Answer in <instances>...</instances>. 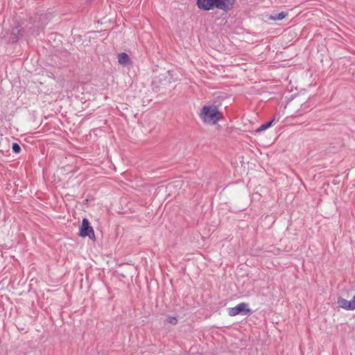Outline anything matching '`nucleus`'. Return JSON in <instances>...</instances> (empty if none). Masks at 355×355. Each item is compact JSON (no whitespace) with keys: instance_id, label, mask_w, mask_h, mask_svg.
I'll use <instances>...</instances> for the list:
<instances>
[{"instance_id":"obj_11","label":"nucleus","mask_w":355,"mask_h":355,"mask_svg":"<svg viewBox=\"0 0 355 355\" xmlns=\"http://www.w3.org/2000/svg\"><path fill=\"white\" fill-rule=\"evenodd\" d=\"M12 150L15 153L18 154L21 152V147L18 144L13 143L12 145Z\"/></svg>"},{"instance_id":"obj_10","label":"nucleus","mask_w":355,"mask_h":355,"mask_svg":"<svg viewBox=\"0 0 355 355\" xmlns=\"http://www.w3.org/2000/svg\"><path fill=\"white\" fill-rule=\"evenodd\" d=\"M286 15H287V13L282 11L278 14H275L274 15H271L270 18L275 21L282 20L284 18H285Z\"/></svg>"},{"instance_id":"obj_9","label":"nucleus","mask_w":355,"mask_h":355,"mask_svg":"<svg viewBox=\"0 0 355 355\" xmlns=\"http://www.w3.org/2000/svg\"><path fill=\"white\" fill-rule=\"evenodd\" d=\"M23 28L20 25L16 26L12 31V35L14 36V41H17L19 40L18 35L21 34Z\"/></svg>"},{"instance_id":"obj_4","label":"nucleus","mask_w":355,"mask_h":355,"mask_svg":"<svg viewBox=\"0 0 355 355\" xmlns=\"http://www.w3.org/2000/svg\"><path fill=\"white\" fill-rule=\"evenodd\" d=\"M252 313V311L248 308V304L241 302L238 304L236 306L229 308L228 314L230 316H235L241 314L242 315H249Z\"/></svg>"},{"instance_id":"obj_3","label":"nucleus","mask_w":355,"mask_h":355,"mask_svg":"<svg viewBox=\"0 0 355 355\" xmlns=\"http://www.w3.org/2000/svg\"><path fill=\"white\" fill-rule=\"evenodd\" d=\"M199 117L206 123L216 124L223 118V114L215 105H204L199 113Z\"/></svg>"},{"instance_id":"obj_2","label":"nucleus","mask_w":355,"mask_h":355,"mask_svg":"<svg viewBox=\"0 0 355 355\" xmlns=\"http://www.w3.org/2000/svg\"><path fill=\"white\" fill-rule=\"evenodd\" d=\"M174 82L172 73L170 71L156 76L152 82L153 90L160 94H164L171 91L172 83Z\"/></svg>"},{"instance_id":"obj_7","label":"nucleus","mask_w":355,"mask_h":355,"mask_svg":"<svg viewBox=\"0 0 355 355\" xmlns=\"http://www.w3.org/2000/svg\"><path fill=\"white\" fill-rule=\"evenodd\" d=\"M278 121L279 119H276L275 116H274L270 121H268L267 123H263L262 125H261L257 130H256V132H260L261 131H263L266 129H268V128H270L272 124L273 123V122H275V121Z\"/></svg>"},{"instance_id":"obj_6","label":"nucleus","mask_w":355,"mask_h":355,"mask_svg":"<svg viewBox=\"0 0 355 355\" xmlns=\"http://www.w3.org/2000/svg\"><path fill=\"white\" fill-rule=\"evenodd\" d=\"M337 304L340 308L347 311H352L355 309V295H354L353 299L350 301H347V300L339 297L337 300Z\"/></svg>"},{"instance_id":"obj_1","label":"nucleus","mask_w":355,"mask_h":355,"mask_svg":"<svg viewBox=\"0 0 355 355\" xmlns=\"http://www.w3.org/2000/svg\"><path fill=\"white\" fill-rule=\"evenodd\" d=\"M236 3V0H196L199 9L208 11L217 8L227 12L230 11Z\"/></svg>"},{"instance_id":"obj_5","label":"nucleus","mask_w":355,"mask_h":355,"mask_svg":"<svg viewBox=\"0 0 355 355\" xmlns=\"http://www.w3.org/2000/svg\"><path fill=\"white\" fill-rule=\"evenodd\" d=\"M79 235L83 238H85L87 236L89 239L95 238L94 231L93 227L90 225L87 218H83L82 225L80 227Z\"/></svg>"},{"instance_id":"obj_12","label":"nucleus","mask_w":355,"mask_h":355,"mask_svg":"<svg viewBox=\"0 0 355 355\" xmlns=\"http://www.w3.org/2000/svg\"><path fill=\"white\" fill-rule=\"evenodd\" d=\"M167 321L168 323L175 325L178 323V319L176 317L170 316L168 318Z\"/></svg>"},{"instance_id":"obj_8","label":"nucleus","mask_w":355,"mask_h":355,"mask_svg":"<svg viewBox=\"0 0 355 355\" xmlns=\"http://www.w3.org/2000/svg\"><path fill=\"white\" fill-rule=\"evenodd\" d=\"M118 62L121 64H128L130 63V58L126 53H121L118 56Z\"/></svg>"}]
</instances>
